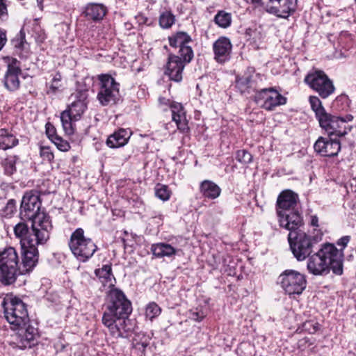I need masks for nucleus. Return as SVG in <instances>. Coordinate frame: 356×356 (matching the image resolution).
<instances>
[{"mask_svg": "<svg viewBox=\"0 0 356 356\" xmlns=\"http://www.w3.org/2000/svg\"><path fill=\"white\" fill-rule=\"evenodd\" d=\"M0 200V216L2 217H10L16 211V201L13 199L9 200L5 205Z\"/></svg>", "mask_w": 356, "mask_h": 356, "instance_id": "nucleus-31", "label": "nucleus"}, {"mask_svg": "<svg viewBox=\"0 0 356 356\" xmlns=\"http://www.w3.org/2000/svg\"><path fill=\"white\" fill-rule=\"evenodd\" d=\"M159 102L161 106H165L167 107H170V104L174 102L170 101V99H167L165 97H161L159 99Z\"/></svg>", "mask_w": 356, "mask_h": 356, "instance_id": "nucleus-49", "label": "nucleus"}, {"mask_svg": "<svg viewBox=\"0 0 356 356\" xmlns=\"http://www.w3.org/2000/svg\"><path fill=\"white\" fill-rule=\"evenodd\" d=\"M308 101L310 103V104L312 105V95L309 96Z\"/></svg>", "mask_w": 356, "mask_h": 356, "instance_id": "nucleus-55", "label": "nucleus"}, {"mask_svg": "<svg viewBox=\"0 0 356 356\" xmlns=\"http://www.w3.org/2000/svg\"><path fill=\"white\" fill-rule=\"evenodd\" d=\"M71 97L73 99V101L76 102L87 103L86 100L88 98V91L77 90L76 92L72 95Z\"/></svg>", "mask_w": 356, "mask_h": 356, "instance_id": "nucleus-42", "label": "nucleus"}, {"mask_svg": "<svg viewBox=\"0 0 356 356\" xmlns=\"http://www.w3.org/2000/svg\"><path fill=\"white\" fill-rule=\"evenodd\" d=\"M41 204L40 197L36 191L26 192L21 203V218L34 222L36 227L44 225V221L51 222L49 216L40 210Z\"/></svg>", "mask_w": 356, "mask_h": 356, "instance_id": "nucleus-8", "label": "nucleus"}, {"mask_svg": "<svg viewBox=\"0 0 356 356\" xmlns=\"http://www.w3.org/2000/svg\"><path fill=\"white\" fill-rule=\"evenodd\" d=\"M313 111L319 123V126L327 132L329 136L335 135L342 137L348 134L353 126L350 123L353 120L351 114L343 116L332 115L328 113L317 97L313 96Z\"/></svg>", "mask_w": 356, "mask_h": 356, "instance_id": "nucleus-4", "label": "nucleus"}, {"mask_svg": "<svg viewBox=\"0 0 356 356\" xmlns=\"http://www.w3.org/2000/svg\"><path fill=\"white\" fill-rule=\"evenodd\" d=\"M205 315L202 311L191 312L190 313V318L197 322L202 321Z\"/></svg>", "mask_w": 356, "mask_h": 356, "instance_id": "nucleus-45", "label": "nucleus"}, {"mask_svg": "<svg viewBox=\"0 0 356 356\" xmlns=\"http://www.w3.org/2000/svg\"><path fill=\"white\" fill-rule=\"evenodd\" d=\"M8 15L7 7L4 2V0H0V18L3 19Z\"/></svg>", "mask_w": 356, "mask_h": 356, "instance_id": "nucleus-47", "label": "nucleus"}, {"mask_svg": "<svg viewBox=\"0 0 356 356\" xmlns=\"http://www.w3.org/2000/svg\"><path fill=\"white\" fill-rule=\"evenodd\" d=\"M248 83L249 79L248 73H245L243 76L236 79V87L238 88L241 93H250Z\"/></svg>", "mask_w": 356, "mask_h": 356, "instance_id": "nucleus-38", "label": "nucleus"}, {"mask_svg": "<svg viewBox=\"0 0 356 356\" xmlns=\"http://www.w3.org/2000/svg\"><path fill=\"white\" fill-rule=\"evenodd\" d=\"M61 79V76L59 74H57L54 78H53V82L56 83L59 82Z\"/></svg>", "mask_w": 356, "mask_h": 356, "instance_id": "nucleus-53", "label": "nucleus"}, {"mask_svg": "<svg viewBox=\"0 0 356 356\" xmlns=\"http://www.w3.org/2000/svg\"><path fill=\"white\" fill-rule=\"evenodd\" d=\"M251 3L254 4L256 6H261L262 3V0H250Z\"/></svg>", "mask_w": 356, "mask_h": 356, "instance_id": "nucleus-52", "label": "nucleus"}, {"mask_svg": "<svg viewBox=\"0 0 356 356\" xmlns=\"http://www.w3.org/2000/svg\"><path fill=\"white\" fill-rule=\"evenodd\" d=\"M326 232L325 227L318 224V217L313 216V243L321 241L323 234Z\"/></svg>", "mask_w": 356, "mask_h": 356, "instance_id": "nucleus-34", "label": "nucleus"}, {"mask_svg": "<svg viewBox=\"0 0 356 356\" xmlns=\"http://www.w3.org/2000/svg\"><path fill=\"white\" fill-rule=\"evenodd\" d=\"M172 120L176 123L177 129L181 132L189 130L186 112L181 104L174 102L170 104Z\"/></svg>", "mask_w": 356, "mask_h": 356, "instance_id": "nucleus-22", "label": "nucleus"}, {"mask_svg": "<svg viewBox=\"0 0 356 356\" xmlns=\"http://www.w3.org/2000/svg\"><path fill=\"white\" fill-rule=\"evenodd\" d=\"M175 22V16L171 11L165 10L159 16V25L163 29H170Z\"/></svg>", "mask_w": 356, "mask_h": 356, "instance_id": "nucleus-33", "label": "nucleus"}, {"mask_svg": "<svg viewBox=\"0 0 356 356\" xmlns=\"http://www.w3.org/2000/svg\"><path fill=\"white\" fill-rule=\"evenodd\" d=\"M87 108V103L73 101L68 108L62 112L60 120L65 134L72 135L74 133V124L79 120Z\"/></svg>", "mask_w": 356, "mask_h": 356, "instance_id": "nucleus-14", "label": "nucleus"}, {"mask_svg": "<svg viewBox=\"0 0 356 356\" xmlns=\"http://www.w3.org/2000/svg\"><path fill=\"white\" fill-rule=\"evenodd\" d=\"M313 90L318 95L326 99L335 91L333 81L324 71L313 67Z\"/></svg>", "mask_w": 356, "mask_h": 356, "instance_id": "nucleus-15", "label": "nucleus"}, {"mask_svg": "<svg viewBox=\"0 0 356 356\" xmlns=\"http://www.w3.org/2000/svg\"><path fill=\"white\" fill-rule=\"evenodd\" d=\"M131 312V303L123 291L117 288H112L107 294L102 323L108 329L113 337H123L124 333L131 330L128 323L129 316Z\"/></svg>", "mask_w": 356, "mask_h": 356, "instance_id": "nucleus-2", "label": "nucleus"}, {"mask_svg": "<svg viewBox=\"0 0 356 356\" xmlns=\"http://www.w3.org/2000/svg\"><path fill=\"white\" fill-rule=\"evenodd\" d=\"M350 240V236H342L341 238H340L337 242V244L339 246H341V250H343L347 246L348 243H349Z\"/></svg>", "mask_w": 356, "mask_h": 356, "instance_id": "nucleus-46", "label": "nucleus"}, {"mask_svg": "<svg viewBox=\"0 0 356 356\" xmlns=\"http://www.w3.org/2000/svg\"><path fill=\"white\" fill-rule=\"evenodd\" d=\"M298 196L290 190L283 191L277 197L276 212L280 227L289 231L290 249L298 261L308 258L307 269L312 273V237L300 229L303 220L298 210Z\"/></svg>", "mask_w": 356, "mask_h": 356, "instance_id": "nucleus-1", "label": "nucleus"}, {"mask_svg": "<svg viewBox=\"0 0 356 356\" xmlns=\"http://www.w3.org/2000/svg\"><path fill=\"white\" fill-rule=\"evenodd\" d=\"M232 44L230 40L225 36L220 37L213 44V50L215 60L220 63L230 59Z\"/></svg>", "mask_w": 356, "mask_h": 356, "instance_id": "nucleus-21", "label": "nucleus"}, {"mask_svg": "<svg viewBox=\"0 0 356 356\" xmlns=\"http://www.w3.org/2000/svg\"><path fill=\"white\" fill-rule=\"evenodd\" d=\"M19 159L17 156L10 155L8 156L2 162V166L4 170V172L7 175H12L16 172L15 164L17 161Z\"/></svg>", "mask_w": 356, "mask_h": 356, "instance_id": "nucleus-28", "label": "nucleus"}, {"mask_svg": "<svg viewBox=\"0 0 356 356\" xmlns=\"http://www.w3.org/2000/svg\"><path fill=\"white\" fill-rule=\"evenodd\" d=\"M38 3L41 4L43 2V0H37Z\"/></svg>", "mask_w": 356, "mask_h": 356, "instance_id": "nucleus-56", "label": "nucleus"}, {"mask_svg": "<svg viewBox=\"0 0 356 356\" xmlns=\"http://www.w3.org/2000/svg\"><path fill=\"white\" fill-rule=\"evenodd\" d=\"M326 149L323 156H334L337 155L341 149V144L339 140L328 138Z\"/></svg>", "mask_w": 356, "mask_h": 356, "instance_id": "nucleus-32", "label": "nucleus"}, {"mask_svg": "<svg viewBox=\"0 0 356 356\" xmlns=\"http://www.w3.org/2000/svg\"><path fill=\"white\" fill-rule=\"evenodd\" d=\"M24 39V36L21 38L19 42L17 41L15 44V47L17 48H22L23 47V40Z\"/></svg>", "mask_w": 356, "mask_h": 356, "instance_id": "nucleus-51", "label": "nucleus"}, {"mask_svg": "<svg viewBox=\"0 0 356 356\" xmlns=\"http://www.w3.org/2000/svg\"><path fill=\"white\" fill-rule=\"evenodd\" d=\"M236 159L243 164H248L252 161V156L248 151L241 149L237 151Z\"/></svg>", "mask_w": 356, "mask_h": 356, "instance_id": "nucleus-39", "label": "nucleus"}, {"mask_svg": "<svg viewBox=\"0 0 356 356\" xmlns=\"http://www.w3.org/2000/svg\"><path fill=\"white\" fill-rule=\"evenodd\" d=\"M328 138L320 137L313 145V148L321 156H324V152L326 149Z\"/></svg>", "mask_w": 356, "mask_h": 356, "instance_id": "nucleus-40", "label": "nucleus"}, {"mask_svg": "<svg viewBox=\"0 0 356 356\" xmlns=\"http://www.w3.org/2000/svg\"><path fill=\"white\" fill-rule=\"evenodd\" d=\"M31 232L28 225L20 222L14 227L15 236L20 240L21 246H30V244H44L49 238V232L52 229L51 222H45L39 227L35 226V222H31Z\"/></svg>", "mask_w": 356, "mask_h": 356, "instance_id": "nucleus-7", "label": "nucleus"}, {"mask_svg": "<svg viewBox=\"0 0 356 356\" xmlns=\"http://www.w3.org/2000/svg\"><path fill=\"white\" fill-rule=\"evenodd\" d=\"M46 134L48 138L53 141L55 136H58L56 134L55 127L50 123L46 124Z\"/></svg>", "mask_w": 356, "mask_h": 356, "instance_id": "nucleus-44", "label": "nucleus"}, {"mask_svg": "<svg viewBox=\"0 0 356 356\" xmlns=\"http://www.w3.org/2000/svg\"><path fill=\"white\" fill-rule=\"evenodd\" d=\"M248 79H249V90L250 93L251 91L257 92L261 88H259V81H261V76L259 74H255L252 72V74L249 72L248 73Z\"/></svg>", "mask_w": 356, "mask_h": 356, "instance_id": "nucleus-36", "label": "nucleus"}, {"mask_svg": "<svg viewBox=\"0 0 356 356\" xmlns=\"http://www.w3.org/2000/svg\"><path fill=\"white\" fill-rule=\"evenodd\" d=\"M68 244L72 254L81 262L87 261L97 250L93 241L85 236L82 228H77L72 232Z\"/></svg>", "mask_w": 356, "mask_h": 356, "instance_id": "nucleus-9", "label": "nucleus"}, {"mask_svg": "<svg viewBox=\"0 0 356 356\" xmlns=\"http://www.w3.org/2000/svg\"><path fill=\"white\" fill-rule=\"evenodd\" d=\"M40 156L48 162H51L54 159V154L50 147L45 146L40 147Z\"/></svg>", "mask_w": 356, "mask_h": 356, "instance_id": "nucleus-43", "label": "nucleus"}, {"mask_svg": "<svg viewBox=\"0 0 356 356\" xmlns=\"http://www.w3.org/2000/svg\"><path fill=\"white\" fill-rule=\"evenodd\" d=\"M188 63L186 62L179 55L170 54L166 63L165 74L171 80L179 82L182 79V72L185 65Z\"/></svg>", "mask_w": 356, "mask_h": 356, "instance_id": "nucleus-19", "label": "nucleus"}, {"mask_svg": "<svg viewBox=\"0 0 356 356\" xmlns=\"http://www.w3.org/2000/svg\"><path fill=\"white\" fill-rule=\"evenodd\" d=\"M1 306L5 318L12 330L20 329L29 323L27 305L19 298L7 294L1 302Z\"/></svg>", "mask_w": 356, "mask_h": 356, "instance_id": "nucleus-5", "label": "nucleus"}, {"mask_svg": "<svg viewBox=\"0 0 356 356\" xmlns=\"http://www.w3.org/2000/svg\"><path fill=\"white\" fill-rule=\"evenodd\" d=\"M18 332L15 337V343L20 349L30 348L36 343L38 330L29 323L20 328L16 329Z\"/></svg>", "mask_w": 356, "mask_h": 356, "instance_id": "nucleus-18", "label": "nucleus"}, {"mask_svg": "<svg viewBox=\"0 0 356 356\" xmlns=\"http://www.w3.org/2000/svg\"><path fill=\"white\" fill-rule=\"evenodd\" d=\"M19 144V140L7 129H0V149L7 150Z\"/></svg>", "mask_w": 356, "mask_h": 356, "instance_id": "nucleus-27", "label": "nucleus"}, {"mask_svg": "<svg viewBox=\"0 0 356 356\" xmlns=\"http://www.w3.org/2000/svg\"><path fill=\"white\" fill-rule=\"evenodd\" d=\"M278 283L289 296L301 294L307 284L304 275L294 270L282 272L278 277Z\"/></svg>", "mask_w": 356, "mask_h": 356, "instance_id": "nucleus-11", "label": "nucleus"}, {"mask_svg": "<svg viewBox=\"0 0 356 356\" xmlns=\"http://www.w3.org/2000/svg\"><path fill=\"white\" fill-rule=\"evenodd\" d=\"M170 46L179 47V55L186 61L191 62L193 58V51L188 43L191 42V36L186 32L179 31L168 38Z\"/></svg>", "mask_w": 356, "mask_h": 356, "instance_id": "nucleus-16", "label": "nucleus"}, {"mask_svg": "<svg viewBox=\"0 0 356 356\" xmlns=\"http://www.w3.org/2000/svg\"><path fill=\"white\" fill-rule=\"evenodd\" d=\"M95 273L102 282H111L114 278L111 264H106L101 268L96 269Z\"/></svg>", "mask_w": 356, "mask_h": 356, "instance_id": "nucleus-29", "label": "nucleus"}, {"mask_svg": "<svg viewBox=\"0 0 356 356\" xmlns=\"http://www.w3.org/2000/svg\"><path fill=\"white\" fill-rule=\"evenodd\" d=\"M151 251L156 258L171 257L177 254L178 250L170 244L165 243H158L152 244Z\"/></svg>", "mask_w": 356, "mask_h": 356, "instance_id": "nucleus-25", "label": "nucleus"}, {"mask_svg": "<svg viewBox=\"0 0 356 356\" xmlns=\"http://www.w3.org/2000/svg\"><path fill=\"white\" fill-rule=\"evenodd\" d=\"M305 82L312 88V73L309 72L305 78Z\"/></svg>", "mask_w": 356, "mask_h": 356, "instance_id": "nucleus-50", "label": "nucleus"}, {"mask_svg": "<svg viewBox=\"0 0 356 356\" xmlns=\"http://www.w3.org/2000/svg\"><path fill=\"white\" fill-rule=\"evenodd\" d=\"M155 195L162 201H167L170 199L171 195V191L169 190L168 186L161 184L156 185Z\"/></svg>", "mask_w": 356, "mask_h": 356, "instance_id": "nucleus-35", "label": "nucleus"}, {"mask_svg": "<svg viewBox=\"0 0 356 356\" xmlns=\"http://www.w3.org/2000/svg\"><path fill=\"white\" fill-rule=\"evenodd\" d=\"M52 142L55 144L57 148L62 152H67L70 148L69 143L63 140L60 136H55Z\"/></svg>", "mask_w": 356, "mask_h": 356, "instance_id": "nucleus-41", "label": "nucleus"}, {"mask_svg": "<svg viewBox=\"0 0 356 356\" xmlns=\"http://www.w3.org/2000/svg\"><path fill=\"white\" fill-rule=\"evenodd\" d=\"M216 24L221 28H227L231 25L232 16L224 10L219 11L214 17Z\"/></svg>", "mask_w": 356, "mask_h": 356, "instance_id": "nucleus-30", "label": "nucleus"}, {"mask_svg": "<svg viewBox=\"0 0 356 356\" xmlns=\"http://www.w3.org/2000/svg\"><path fill=\"white\" fill-rule=\"evenodd\" d=\"M38 245L33 243L30 244V246H22L23 251L21 264L22 274L31 271L38 263V250L37 246Z\"/></svg>", "mask_w": 356, "mask_h": 356, "instance_id": "nucleus-20", "label": "nucleus"}, {"mask_svg": "<svg viewBox=\"0 0 356 356\" xmlns=\"http://www.w3.org/2000/svg\"><path fill=\"white\" fill-rule=\"evenodd\" d=\"M7 69L2 79L5 88L9 92H15L20 87L19 75L22 74L20 62L15 58L6 57L4 58Z\"/></svg>", "mask_w": 356, "mask_h": 356, "instance_id": "nucleus-13", "label": "nucleus"}, {"mask_svg": "<svg viewBox=\"0 0 356 356\" xmlns=\"http://www.w3.org/2000/svg\"><path fill=\"white\" fill-rule=\"evenodd\" d=\"M161 309L160 307L155 302L149 303L145 309V316L149 320L152 321L154 318L159 316Z\"/></svg>", "mask_w": 356, "mask_h": 356, "instance_id": "nucleus-37", "label": "nucleus"}, {"mask_svg": "<svg viewBox=\"0 0 356 356\" xmlns=\"http://www.w3.org/2000/svg\"><path fill=\"white\" fill-rule=\"evenodd\" d=\"M58 88V86L52 84L51 86V89H52L54 91H55Z\"/></svg>", "mask_w": 356, "mask_h": 356, "instance_id": "nucleus-54", "label": "nucleus"}, {"mask_svg": "<svg viewBox=\"0 0 356 356\" xmlns=\"http://www.w3.org/2000/svg\"><path fill=\"white\" fill-rule=\"evenodd\" d=\"M100 88L97 94V99L102 106L115 104L120 98V83L109 74L99 76Z\"/></svg>", "mask_w": 356, "mask_h": 356, "instance_id": "nucleus-10", "label": "nucleus"}, {"mask_svg": "<svg viewBox=\"0 0 356 356\" xmlns=\"http://www.w3.org/2000/svg\"><path fill=\"white\" fill-rule=\"evenodd\" d=\"M297 0H270L266 11L278 17L288 18L296 11Z\"/></svg>", "mask_w": 356, "mask_h": 356, "instance_id": "nucleus-17", "label": "nucleus"}, {"mask_svg": "<svg viewBox=\"0 0 356 356\" xmlns=\"http://www.w3.org/2000/svg\"><path fill=\"white\" fill-rule=\"evenodd\" d=\"M200 190L204 197L211 200L218 197L221 193L220 188L216 183L210 180L202 181Z\"/></svg>", "mask_w": 356, "mask_h": 356, "instance_id": "nucleus-26", "label": "nucleus"}, {"mask_svg": "<svg viewBox=\"0 0 356 356\" xmlns=\"http://www.w3.org/2000/svg\"><path fill=\"white\" fill-rule=\"evenodd\" d=\"M130 136L124 129H120L110 135L106 140V145L111 148H118L125 145Z\"/></svg>", "mask_w": 356, "mask_h": 356, "instance_id": "nucleus-24", "label": "nucleus"}, {"mask_svg": "<svg viewBox=\"0 0 356 356\" xmlns=\"http://www.w3.org/2000/svg\"><path fill=\"white\" fill-rule=\"evenodd\" d=\"M254 102L261 108L271 111L279 106L286 103V98L282 95L275 88H262L254 95Z\"/></svg>", "mask_w": 356, "mask_h": 356, "instance_id": "nucleus-12", "label": "nucleus"}, {"mask_svg": "<svg viewBox=\"0 0 356 356\" xmlns=\"http://www.w3.org/2000/svg\"><path fill=\"white\" fill-rule=\"evenodd\" d=\"M83 13L89 19L99 21L106 15V8L102 3H90L86 6Z\"/></svg>", "mask_w": 356, "mask_h": 356, "instance_id": "nucleus-23", "label": "nucleus"}, {"mask_svg": "<svg viewBox=\"0 0 356 356\" xmlns=\"http://www.w3.org/2000/svg\"><path fill=\"white\" fill-rule=\"evenodd\" d=\"M22 275L19 257L13 247L0 248V282L3 285L13 284Z\"/></svg>", "mask_w": 356, "mask_h": 356, "instance_id": "nucleus-6", "label": "nucleus"}, {"mask_svg": "<svg viewBox=\"0 0 356 356\" xmlns=\"http://www.w3.org/2000/svg\"><path fill=\"white\" fill-rule=\"evenodd\" d=\"M6 41L7 38L6 31L0 29V51L6 44Z\"/></svg>", "mask_w": 356, "mask_h": 356, "instance_id": "nucleus-48", "label": "nucleus"}, {"mask_svg": "<svg viewBox=\"0 0 356 356\" xmlns=\"http://www.w3.org/2000/svg\"><path fill=\"white\" fill-rule=\"evenodd\" d=\"M343 252L333 243H325L313 254V275L327 274L330 270L337 275L343 272Z\"/></svg>", "mask_w": 356, "mask_h": 356, "instance_id": "nucleus-3", "label": "nucleus"}, {"mask_svg": "<svg viewBox=\"0 0 356 356\" xmlns=\"http://www.w3.org/2000/svg\"><path fill=\"white\" fill-rule=\"evenodd\" d=\"M142 346L145 348L147 346V344L143 343Z\"/></svg>", "mask_w": 356, "mask_h": 356, "instance_id": "nucleus-57", "label": "nucleus"}]
</instances>
